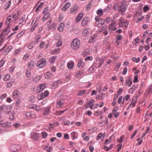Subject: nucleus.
Listing matches in <instances>:
<instances>
[{
  "label": "nucleus",
  "instance_id": "f257e3e1",
  "mask_svg": "<svg viewBox=\"0 0 152 152\" xmlns=\"http://www.w3.org/2000/svg\"><path fill=\"white\" fill-rule=\"evenodd\" d=\"M81 43L80 41L77 38L74 39L71 43V46L73 50H77L80 47Z\"/></svg>",
  "mask_w": 152,
  "mask_h": 152
},
{
  "label": "nucleus",
  "instance_id": "f03ea898",
  "mask_svg": "<svg viewBox=\"0 0 152 152\" xmlns=\"http://www.w3.org/2000/svg\"><path fill=\"white\" fill-rule=\"evenodd\" d=\"M118 24L120 27H123L125 29L127 28L129 23L127 20L123 18H121L119 20Z\"/></svg>",
  "mask_w": 152,
  "mask_h": 152
},
{
  "label": "nucleus",
  "instance_id": "7ed1b4c3",
  "mask_svg": "<svg viewBox=\"0 0 152 152\" xmlns=\"http://www.w3.org/2000/svg\"><path fill=\"white\" fill-rule=\"evenodd\" d=\"M12 108V107L11 106L3 105L0 107V112L4 111L6 113L8 114L11 111Z\"/></svg>",
  "mask_w": 152,
  "mask_h": 152
},
{
  "label": "nucleus",
  "instance_id": "20e7f679",
  "mask_svg": "<svg viewBox=\"0 0 152 152\" xmlns=\"http://www.w3.org/2000/svg\"><path fill=\"white\" fill-rule=\"evenodd\" d=\"M127 1V0H123L122 3L119 4V7L118 10L122 13H123L125 12L127 8L125 2Z\"/></svg>",
  "mask_w": 152,
  "mask_h": 152
},
{
  "label": "nucleus",
  "instance_id": "39448f33",
  "mask_svg": "<svg viewBox=\"0 0 152 152\" xmlns=\"http://www.w3.org/2000/svg\"><path fill=\"white\" fill-rule=\"evenodd\" d=\"M24 117L27 119L35 118H36V114L33 112H27L23 115Z\"/></svg>",
  "mask_w": 152,
  "mask_h": 152
},
{
  "label": "nucleus",
  "instance_id": "423d86ee",
  "mask_svg": "<svg viewBox=\"0 0 152 152\" xmlns=\"http://www.w3.org/2000/svg\"><path fill=\"white\" fill-rule=\"evenodd\" d=\"M117 24L115 22H112L110 24L108 27L109 32L110 34L112 33L113 31H115L117 29Z\"/></svg>",
  "mask_w": 152,
  "mask_h": 152
},
{
  "label": "nucleus",
  "instance_id": "0eeeda50",
  "mask_svg": "<svg viewBox=\"0 0 152 152\" xmlns=\"http://www.w3.org/2000/svg\"><path fill=\"white\" fill-rule=\"evenodd\" d=\"M46 64V60L44 58H42L38 62L37 66L39 68H42L45 66Z\"/></svg>",
  "mask_w": 152,
  "mask_h": 152
},
{
  "label": "nucleus",
  "instance_id": "6e6552de",
  "mask_svg": "<svg viewBox=\"0 0 152 152\" xmlns=\"http://www.w3.org/2000/svg\"><path fill=\"white\" fill-rule=\"evenodd\" d=\"M21 148L20 146L18 144L12 145L10 146L11 150L14 152H16L20 150Z\"/></svg>",
  "mask_w": 152,
  "mask_h": 152
},
{
  "label": "nucleus",
  "instance_id": "1a4fd4ad",
  "mask_svg": "<svg viewBox=\"0 0 152 152\" xmlns=\"http://www.w3.org/2000/svg\"><path fill=\"white\" fill-rule=\"evenodd\" d=\"M95 20L97 21L96 24L98 26H100L104 24V20H102L99 18L98 17H95Z\"/></svg>",
  "mask_w": 152,
  "mask_h": 152
},
{
  "label": "nucleus",
  "instance_id": "9d476101",
  "mask_svg": "<svg viewBox=\"0 0 152 152\" xmlns=\"http://www.w3.org/2000/svg\"><path fill=\"white\" fill-rule=\"evenodd\" d=\"M10 30L7 28H6L1 33L0 37L1 38L2 41L4 39V37L7 35L10 32Z\"/></svg>",
  "mask_w": 152,
  "mask_h": 152
},
{
  "label": "nucleus",
  "instance_id": "9b49d317",
  "mask_svg": "<svg viewBox=\"0 0 152 152\" xmlns=\"http://www.w3.org/2000/svg\"><path fill=\"white\" fill-rule=\"evenodd\" d=\"M65 102L64 99H61L57 100L56 104V106L58 108H60L63 105Z\"/></svg>",
  "mask_w": 152,
  "mask_h": 152
},
{
  "label": "nucleus",
  "instance_id": "f8f14e48",
  "mask_svg": "<svg viewBox=\"0 0 152 152\" xmlns=\"http://www.w3.org/2000/svg\"><path fill=\"white\" fill-rule=\"evenodd\" d=\"M89 21V19L88 17H85L83 20L81 25L83 26H86L88 24Z\"/></svg>",
  "mask_w": 152,
  "mask_h": 152
},
{
  "label": "nucleus",
  "instance_id": "ddd939ff",
  "mask_svg": "<svg viewBox=\"0 0 152 152\" xmlns=\"http://www.w3.org/2000/svg\"><path fill=\"white\" fill-rule=\"evenodd\" d=\"M46 86L45 83L41 84L39 85L37 87V89L36 90L37 92H39L43 90L45 88Z\"/></svg>",
  "mask_w": 152,
  "mask_h": 152
},
{
  "label": "nucleus",
  "instance_id": "4468645a",
  "mask_svg": "<svg viewBox=\"0 0 152 152\" xmlns=\"http://www.w3.org/2000/svg\"><path fill=\"white\" fill-rule=\"evenodd\" d=\"M0 126L1 127L9 128L11 126V124L10 123L8 122L3 123L1 121L0 123Z\"/></svg>",
  "mask_w": 152,
  "mask_h": 152
},
{
  "label": "nucleus",
  "instance_id": "2eb2a0df",
  "mask_svg": "<svg viewBox=\"0 0 152 152\" xmlns=\"http://www.w3.org/2000/svg\"><path fill=\"white\" fill-rule=\"evenodd\" d=\"M39 134L37 132H33L31 134V138L35 141L37 140L39 138Z\"/></svg>",
  "mask_w": 152,
  "mask_h": 152
},
{
  "label": "nucleus",
  "instance_id": "dca6fc26",
  "mask_svg": "<svg viewBox=\"0 0 152 152\" xmlns=\"http://www.w3.org/2000/svg\"><path fill=\"white\" fill-rule=\"evenodd\" d=\"M84 65V63L83 62V60L79 59L77 64V67L79 68H82Z\"/></svg>",
  "mask_w": 152,
  "mask_h": 152
},
{
  "label": "nucleus",
  "instance_id": "f3484780",
  "mask_svg": "<svg viewBox=\"0 0 152 152\" xmlns=\"http://www.w3.org/2000/svg\"><path fill=\"white\" fill-rule=\"evenodd\" d=\"M50 110V106H48L45 108L43 111V115H48L49 113Z\"/></svg>",
  "mask_w": 152,
  "mask_h": 152
},
{
  "label": "nucleus",
  "instance_id": "a211bd4d",
  "mask_svg": "<svg viewBox=\"0 0 152 152\" xmlns=\"http://www.w3.org/2000/svg\"><path fill=\"white\" fill-rule=\"evenodd\" d=\"M83 16V14L82 13H79L75 19V21L76 23L79 22L81 20Z\"/></svg>",
  "mask_w": 152,
  "mask_h": 152
},
{
  "label": "nucleus",
  "instance_id": "6ab92c4d",
  "mask_svg": "<svg viewBox=\"0 0 152 152\" xmlns=\"http://www.w3.org/2000/svg\"><path fill=\"white\" fill-rule=\"evenodd\" d=\"M53 74L50 72L46 73L45 74V77L47 79H49L52 78L53 77Z\"/></svg>",
  "mask_w": 152,
  "mask_h": 152
},
{
  "label": "nucleus",
  "instance_id": "aec40b11",
  "mask_svg": "<svg viewBox=\"0 0 152 152\" xmlns=\"http://www.w3.org/2000/svg\"><path fill=\"white\" fill-rule=\"evenodd\" d=\"M12 47L11 46H9L7 48H6L5 51L3 52V54L4 55H7L9 53L10 51L12 49Z\"/></svg>",
  "mask_w": 152,
  "mask_h": 152
},
{
  "label": "nucleus",
  "instance_id": "412c9836",
  "mask_svg": "<svg viewBox=\"0 0 152 152\" xmlns=\"http://www.w3.org/2000/svg\"><path fill=\"white\" fill-rule=\"evenodd\" d=\"M35 65V63L34 61H31L28 64V69H32Z\"/></svg>",
  "mask_w": 152,
  "mask_h": 152
},
{
  "label": "nucleus",
  "instance_id": "4be33fe9",
  "mask_svg": "<svg viewBox=\"0 0 152 152\" xmlns=\"http://www.w3.org/2000/svg\"><path fill=\"white\" fill-rule=\"evenodd\" d=\"M96 68L95 65V64H94L89 68L88 70L89 72L90 73L94 72L95 71V69Z\"/></svg>",
  "mask_w": 152,
  "mask_h": 152
},
{
  "label": "nucleus",
  "instance_id": "5701e85b",
  "mask_svg": "<svg viewBox=\"0 0 152 152\" xmlns=\"http://www.w3.org/2000/svg\"><path fill=\"white\" fill-rule=\"evenodd\" d=\"M71 4L69 2L67 3L62 7L61 10L63 11H65L70 6Z\"/></svg>",
  "mask_w": 152,
  "mask_h": 152
},
{
  "label": "nucleus",
  "instance_id": "b1692460",
  "mask_svg": "<svg viewBox=\"0 0 152 152\" xmlns=\"http://www.w3.org/2000/svg\"><path fill=\"white\" fill-rule=\"evenodd\" d=\"M126 82V84L129 87H130L132 85V81L130 77H128L127 78Z\"/></svg>",
  "mask_w": 152,
  "mask_h": 152
},
{
  "label": "nucleus",
  "instance_id": "393cba45",
  "mask_svg": "<svg viewBox=\"0 0 152 152\" xmlns=\"http://www.w3.org/2000/svg\"><path fill=\"white\" fill-rule=\"evenodd\" d=\"M83 70L77 72L76 74V77H82L83 76Z\"/></svg>",
  "mask_w": 152,
  "mask_h": 152
},
{
  "label": "nucleus",
  "instance_id": "a878e982",
  "mask_svg": "<svg viewBox=\"0 0 152 152\" xmlns=\"http://www.w3.org/2000/svg\"><path fill=\"white\" fill-rule=\"evenodd\" d=\"M57 58L56 56H54L50 57L49 58V62L51 63H53Z\"/></svg>",
  "mask_w": 152,
  "mask_h": 152
},
{
  "label": "nucleus",
  "instance_id": "bb28decb",
  "mask_svg": "<svg viewBox=\"0 0 152 152\" xmlns=\"http://www.w3.org/2000/svg\"><path fill=\"white\" fill-rule=\"evenodd\" d=\"M64 26V24L63 23H61L58 28V30L60 31H62Z\"/></svg>",
  "mask_w": 152,
  "mask_h": 152
},
{
  "label": "nucleus",
  "instance_id": "cd10ccee",
  "mask_svg": "<svg viewBox=\"0 0 152 152\" xmlns=\"http://www.w3.org/2000/svg\"><path fill=\"white\" fill-rule=\"evenodd\" d=\"M50 15V13L49 12L46 13L42 19V21H44L47 20Z\"/></svg>",
  "mask_w": 152,
  "mask_h": 152
},
{
  "label": "nucleus",
  "instance_id": "c85d7f7f",
  "mask_svg": "<svg viewBox=\"0 0 152 152\" xmlns=\"http://www.w3.org/2000/svg\"><path fill=\"white\" fill-rule=\"evenodd\" d=\"M77 10V7L76 6H74L71 9V13H74L76 12Z\"/></svg>",
  "mask_w": 152,
  "mask_h": 152
},
{
  "label": "nucleus",
  "instance_id": "c756f323",
  "mask_svg": "<svg viewBox=\"0 0 152 152\" xmlns=\"http://www.w3.org/2000/svg\"><path fill=\"white\" fill-rule=\"evenodd\" d=\"M31 69H27L25 73V75L27 77H29L31 75Z\"/></svg>",
  "mask_w": 152,
  "mask_h": 152
},
{
  "label": "nucleus",
  "instance_id": "7c9ffc66",
  "mask_svg": "<svg viewBox=\"0 0 152 152\" xmlns=\"http://www.w3.org/2000/svg\"><path fill=\"white\" fill-rule=\"evenodd\" d=\"M145 93L146 94L149 93H152V86H149L146 89Z\"/></svg>",
  "mask_w": 152,
  "mask_h": 152
},
{
  "label": "nucleus",
  "instance_id": "2f4dec72",
  "mask_svg": "<svg viewBox=\"0 0 152 152\" xmlns=\"http://www.w3.org/2000/svg\"><path fill=\"white\" fill-rule=\"evenodd\" d=\"M10 77V74L5 75L3 78V80L4 81H6L8 80Z\"/></svg>",
  "mask_w": 152,
  "mask_h": 152
},
{
  "label": "nucleus",
  "instance_id": "473e14b6",
  "mask_svg": "<svg viewBox=\"0 0 152 152\" xmlns=\"http://www.w3.org/2000/svg\"><path fill=\"white\" fill-rule=\"evenodd\" d=\"M11 16L10 15L7 17V19L6 21V23L7 25H8L10 23L11 20Z\"/></svg>",
  "mask_w": 152,
  "mask_h": 152
},
{
  "label": "nucleus",
  "instance_id": "72a5a7b5",
  "mask_svg": "<svg viewBox=\"0 0 152 152\" xmlns=\"http://www.w3.org/2000/svg\"><path fill=\"white\" fill-rule=\"evenodd\" d=\"M96 38V36L95 35L92 36H91L89 40V42L92 43L94 42V40Z\"/></svg>",
  "mask_w": 152,
  "mask_h": 152
},
{
  "label": "nucleus",
  "instance_id": "f704fd0d",
  "mask_svg": "<svg viewBox=\"0 0 152 152\" xmlns=\"http://www.w3.org/2000/svg\"><path fill=\"white\" fill-rule=\"evenodd\" d=\"M18 91L17 90H15L14 91L13 93V96L14 98H17L18 96Z\"/></svg>",
  "mask_w": 152,
  "mask_h": 152
},
{
  "label": "nucleus",
  "instance_id": "c9c22d12",
  "mask_svg": "<svg viewBox=\"0 0 152 152\" xmlns=\"http://www.w3.org/2000/svg\"><path fill=\"white\" fill-rule=\"evenodd\" d=\"M116 110H113V113L115 118H116L118 117L119 114V113L116 112Z\"/></svg>",
  "mask_w": 152,
  "mask_h": 152
},
{
  "label": "nucleus",
  "instance_id": "e433bc0d",
  "mask_svg": "<svg viewBox=\"0 0 152 152\" xmlns=\"http://www.w3.org/2000/svg\"><path fill=\"white\" fill-rule=\"evenodd\" d=\"M11 4V1H9L4 5V9L6 10L10 6Z\"/></svg>",
  "mask_w": 152,
  "mask_h": 152
},
{
  "label": "nucleus",
  "instance_id": "4c0bfd02",
  "mask_svg": "<svg viewBox=\"0 0 152 152\" xmlns=\"http://www.w3.org/2000/svg\"><path fill=\"white\" fill-rule=\"evenodd\" d=\"M38 23H35V21L34 23V24L32 25V27L30 29V31H33L35 29V28L37 26Z\"/></svg>",
  "mask_w": 152,
  "mask_h": 152
},
{
  "label": "nucleus",
  "instance_id": "58836bf2",
  "mask_svg": "<svg viewBox=\"0 0 152 152\" xmlns=\"http://www.w3.org/2000/svg\"><path fill=\"white\" fill-rule=\"evenodd\" d=\"M60 49L58 48L52 50L51 52L52 53L58 54L60 51Z\"/></svg>",
  "mask_w": 152,
  "mask_h": 152
},
{
  "label": "nucleus",
  "instance_id": "ea45409f",
  "mask_svg": "<svg viewBox=\"0 0 152 152\" xmlns=\"http://www.w3.org/2000/svg\"><path fill=\"white\" fill-rule=\"evenodd\" d=\"M103 12L102 9H99L97 11V14L99 17H100L103 15Z\"/></svg>",
  "mask_w": 152,
  "mask_h": 152
},
{
  "label": "nucleus",
  "instance_id": "a19ab883",
  "mask_svg": "<svg viewBox=\"0 0 152 152\" xmlns=\"http://www.w3.org/2000/svg\"><path fill=\"white\" fill-rule=\"evenodd\" d=\"M119 4H116L113 5V8L115 10H118V9L119 8Z\"/></svg>",
  "mask_w": 152,
  "mask_h": 152
},
{
  "label": "nucleus",
  "instance_id": "79ce46f5",
  "mask_svg": "<svg viewBox=\"0 0 152 152\" xmlns=\"http://www.w3.org/2000/svg\"><path fill=\"white\" fill-rule=\"evenodd\" d=\"M25 31V30H23L21 32H20L17 35V38H20L21 36L24 34Z\"/></svg>",
  "mask_w": 152,
  "mask_h": 152
},
{
  "label": "nucleus",
  "instance_id": "37998d69",
  "mask_svg": "<svg viewBox=\"0 0 152 152\" xmlns=\"http://www.w3.org/2000/svg\"><path fill=\"white\" fill-rule=\"evenodd\" d=\"M67 110L66 109L63 110H60L56 112V115H60L64 113Z\"/></svg>",
  "mask_w": 152,
  "mask_h": 152
},
{
  "label": "nucleus",
  "instance_id": "c03bdc74",
  "mask_svg": "<svg viewBox=\"0 0 152 152\" xmlns=\"http://www.w3.org/2000/svg\"><path fill=\"white\" fill-rule=\"evenodd\" d=\"M121 65V64L120 62L118 63L117 64L115 67V70L116 71H118L119 67H120Z\"/></svg>",
  "mask_w": 152,
  "mask_h": 152
},
{
  "label": "nucleus",
  "instance_id": "a18cd8bd",
  "mask_svg": "<svg viewBox=\"0 0 152 152\" xmlns=\"http://www.w3.org/2000/svg\"><path fill=\"white\" fill-rule=\"evenodd\" d=\"M14 82L13 81L9 82L7 83L6 85V87L7 88H10L13 84Z\"/></svg>",
  "mask_w": 152,
  "mask_h": 152
},
{
  "label": "nucleus",
  "instance_id": "49530a36",
  "mask_svg": "<svg viewBox=\"0 0 152 152\" xmlns=\"http://www.w3.org/2000/svg\"><path fill=\"white\" fill-rule=\"evenodd\" d=\"M116 40L118 41L121 40L122 38L121 35H117L115 36Z\"/></svg>",
  "mask_w": 152,
  "mask_h": 152
},
{
  "label": "nucleus",
  "instance_id": "de8ad7c7",
  "mask_svg": "<svg viewBox=\"0 0 152 152\" xmlns=\"http://www.w3.org/2000/svg\"><path fill=\"white\" fill-rule=\"evenodd\" d=\"M69 121L67 120L66 119L63 120L62 121V124L65 125H68L69 124Z\"/></svg>",
  "mask_w": 152,
  "mask_h": 152
},
{
  "label": "nucleus",
  "instance_id": "09e8293b",
  "mask_svg": "<svg viewBox=\"0 0 152 152\" xmlns=\"http://www.w3.org/2000/svg\"><path fill=\"white\" fill-rule=\"evenodd\" d=\"M136 104V102L134 101L133 99H132V102L130 104V106L132 107H133Z\"/></svg>",
  "mask_w": 152,
  "mask_h": 152
},
{
  "label": "nucleus",
  "instance_id": "8fccbe9b",
  "mask_svg": "<svg viewBox=\"0 0 152 152\" xmlns=\"http://www.w3.org/2000/svg\"><path fill=\"white\" fill-rule=\"evenodd\" d=\"M44 97L43 96L42 93L40 94H39L38 96L37 97V98L39 100H41L44 98Z\"/></svg>",
  "mask_w": 152,
  "mask_h": 152
},
{
  "label": "nucleus",
  "instance_id": "3c124183",
  "mask_svg": "<svg viewBox=\"0 0 152 152\" xmlns=\"http://www.w3.org/2000/svg\"><path fill=\"white\" fill-rule=\"evenodd\" d=\"M94 102L95 101L94 99H91L88 102L89 106H91V105H93Z\"/></svg>",
  "mask_w": 152,
  "mask_h": 152
},
{
  "label": "nucleus",
  "instance_id": "603ef678",
  "mask_svg": "<svg viewBox=\"0 0 152 152\" xmlns=\"http://www.w3.org/2000/svg\"><path fill=\"white\" fill-rule=\"evenodd\" d=\"M44 97H47L49 95V92L48 91H44V93H42Z\"/></svg>",
  "mask_w": 152,
  "mask_h": 152
},
{
  "label": "nucleus",
  "instance_id": "864d4df0",
  "mask_svg": "<svg viewBox=\"0 0 152 152\" xmlns=\"http://www.w3.org/2000/svg\"><path fill=\"white\" fill-rule=\"evenodd\" d=\"M88 30L87 28L84 29L82 32V35L84 36H85L88 32Z\"/></svg>",
  "mask_w": 152,
  "mask_h": 152
},
{
  "label": "nucleus",
  "instance_id": "5fc2aeb1",
  "mask_svg": "<svg viewBox=\"0 0 152 152\" xmlns=\"http://www.w3.org/2000/svg\"><path fill=\"white\" fill-rule=\"evenodd\" d=\"M55 24L54 23H53L50 25L49 26L47 27V30H49L53 28H54L55 27Z\"/></svg>",
  "mask_w": 152,
  "mask_h": 152
},
{
  "label": "nucleus",
  "instance_id": "6e6d98bb",
  "mask_svg": "<svg viewBox=\"0 0 152 152\" xmlns=\"http://www.w3.org/2000/svg\"><path fill=\"white\" fill-rule=\"evenodd\" d=\"M44 3L43 2H41L40 4H39V5L38 6V7L36 8L35 11H37V10L39 9V8H42V6L44 5Z\"/></svg>",
  "mask_w": 152,
  "mask_h": 152
},
{
  "label": "nucleus",
  "instance_id": "4d7b16f0",
  "mask_svg": "<svg viewBox=\"0 0 152 152\" xmlns=\"http://www.w3.org/2000/svg\"><path fill=\"white\" fill-rule=\"evenodd\" d=\"M21 51V49L19 48L18 49L16 50H15L14 53V55H16L19 53Z\"/></svg>",
  "mask_w": 152,
  "mask_h": 152
},
{
  "label": "nucleus",
  "instance_id": "13d9d810",
  "mask_svg": "<svg viewBox=\"0 0 152 152\" xmlns=\"http://www.w3.org/2000/svg\"><path fill=\"white\" fill-rule=\"evenodd\" d=\"M67 66L68 68L71 69L73 67V64L71 63H68L67 64Z\"/></svg>",
  "mask_w": 152,
  "mask_h": 152
},
{
  "label": "nucleus",
  "instance_id": "bf43d9fd",
  "mask_svg": "<svg viewBox=\"0 0 152 152\" xmlns=\"http://www.w3.org/2000/svg\"><path fill=\"white\" fill-rule=\"evenodd\" d=\"M102 133H99L97 136L96 140H100L101 137H102Z\"/></svg>",
  "mask_w": 152,
  "mask_h": 152
},
{
  "label": "nucleus",
  "instance_id": "052dcab7",
  "mask_svg": "<svg viewBox=\"0 0 152 152\" xmlns=\"http://www.w3.org/2000/svg\"><path fill=\"white\" fill-rule=\"evenodd\" d=\"M41 77V75L37 76L34 79V81L35 82H37L39 80Z\"/></svg>",
  "mask_w": 152,
  "mask_h": 152
},
{
  "label": "nucleus",
  "instance_id": "680f3d73",
  "mask_svg": "<svg viewBox=\"0 0 152 152\" xmlns=\"http://www.w3.org/2000/svg\"><path fill=\"white\" fill-rule=\"evenodd\" d=\"M45 42H44L41 41L40 42V44L39 45V47L41 48H42L45 45Z\"/></svg>",
  "mask_w": 152,
  "mask_h": 152
},
{
  "label": "nucleus",
  "instance_id": "e2e57ef3",
  "mask_svg": "<svg viewBox=\"0 0 152 152\" xmlns=\"http://www.w3.org/2000/svg\"><path fill=\"white\" fill-rule=\"evenodd\" d=\"M102 113V112L101 111H96L94 113V115L96 116H98L99 115Z\"/></svg>",
  "mask_w": 152,
  "mask_h": 152
},
{
  "label": "nucleus",
  "instance_id": "0e129e2a",
  "mask_svg": "<svg viewBox=\"0 0 152 152\" xmlns=\"http://www.w3.org/2000/svg\"><path fill=\"white\" fill-rule=\"evenodd\" d=\"M15 114V113L14 111H12L11 113V115L10 116V118L11 120H13V118L14 116V114Z\"/></svg>",
  "mask_w": 152,
  "mask_h": 152
},
{
  "label": "nucleus",
  "instance_id": "69168bd1",
  "mask_svg": "<svg viewBox=\"0 0 152 152\" xmlns=\"http://www.w3.org/2000/svg\"><path fill=\"white\" fill-rule=\"evenodd\" d=\"M87 50H88L87 49L83 52V56H86L88 55V52Z\"/></svg>",
  "mask_w": 152,
  "mask_h": 152
},
{
  "label": "nucleus",
  "instance_id": "338daca9",
  "mask_svg": "<svg viewBox=\"0 0 152 152\" xmlns=\"http://www.w3.org/2000/svg\"><path fill=\"white\" fill-rule=\"evenodd\" d=\"M85 90H81L79 91L78 93V95L79 96H81L84 94Z\"/></svg>",
  "mask_w": 152,
  "mask_h": 152
},
{
  "label": "nucleus",
  "instance_id": "774afa93",
  "mask_svg": "<svg viewBox=\"0 0 152 152\" xmlns=\"http://www.w3.org/2000/svg\"><path fill=\"white\" fill-rule=\"evenodd\" d=\"M143 18L144 17L143 16H142L140 18H137V20L136 21V23H138L139 21H142L143 19Z\"/></svg>",
  "mask_w": 152,
  "mask_h": 152
}]
</instances>
